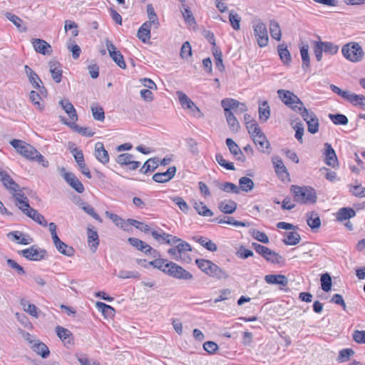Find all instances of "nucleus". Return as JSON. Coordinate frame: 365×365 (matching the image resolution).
Segmentation results:
<instances>
[{
	"label": "nucleus",
	"instance_id": "1",
	"mask_svg": "<svg viewBox=\"0 0 365 365\" xmlns=\"http://www.w3.org/2000/svg\"><path fill=\"white\" fill-rule=\"evenodd\" d=\"M10 144L25 158L30 160H36L41 163L44 168L48 167V161L30 144L17 139L12 140Z\"/></svg>",
	"mask_w": 365,
	"mask_h": 365
},
{
	"label": "nucleus",
	"instance_id": "2",
	"mask_svg": "<svg viewBox=\"0 0 365 365\" xmlns=\"http://www.w3.org/2000/svg\"><path fill=\"white\" fill-rule=\"evenodd\" d=\"M195 264L202 272L215 279H226L229 277V274L226 271L210 260L197 259Z\"/></svg>",
	"mask_w": 365,
	"mask_h": 365
},
{
	"label": "nucleus",
	"instance_id": "3",
	"mask_svg": "<svg viewBox=\"0 0 365 365\" xmlns=\"http://www.w3.org/2000/svg\"><path fill=\"white\" fill-rule=\"evenodd\" d=\"M291 192L294 195V200L298 203L314 204L317 202V193L314 189L309 186L292 185Z\"/></svg>",
	"mask_w": 365,
	"mask_h": 365
},
{
	"label": "nucleus",
	"instance_id": "4",
	"mask_svg": "<svg viewBox=\"0 0 365 365\" xmlns=\"http://www.w3.org/2000/svg\"><path fill=\"white\" fill-rule=\"evenodd\" d=\"M343 56L351 62H359L364 58V52L357 42H349L341 48Z\"/></svg>",
	"mask_w": 365,
	"mask_h": 365
},
{
	"label": "nucleus",
	"instance_id": "5",
	"mask_svg": "<svg viewBox=\"0 0 365 365\" xmlns=\"http://www.w3.org/2000/svg\"><path fill=\"white\" fill-rule=\"evenodd\" d=\"M252 24L254 34L258 46L261 48L266 46L269 42L266 25L259 19L254 21Z\"/></svg>",
	"mask_w": 365,
	"mask_h": 365
},
{
	"label": "nucleus",
	"instance_id": "6",
	"mask_svg": "<svg viewBox=\"0 0 365 365\" xmlns=\"http://www.w3.org/2000/svg\"><path fill=\"white\" fill-rule=\"evenodd\" d=\"M277 94L281 101L292 110L302 103L297 95L289 91L279 89L277 91Z\"/></svg>",
	"mask_w": 365,
	"mask_h": 365
},
{
	"label": "nucleus",
	"instance_id": "7",
	"mask_svg": "<svg viewBox=\"0 0 365 365\" xmlns=\"http://www.w3.org/2000/svg\"><path fill=\"white\" fill-rule=\"evenodd\" d=\"M177 95L181 106L184 108L189 109L192 115L196 118H202V113L199 108L187 97L186 94L181 91H178Z\"/></svg>",
	"mask_w": 365,
	"mask_h": 365
},
{
	"label": "nucleus",
	"instance_id": "8",
	"mask_svg": "<svg viewBox=\"0 0 365 365\" xmlns=\"http://www.w3.org/2000/svg\"><path fill=\"white\" fill-rule=\"evenodd\" d=\"M23 257L31 261H40L45 259L46 256V250L31 246L29 248L23 250L19 252Z\"/></svg>",
	"mask_w": 365,
	"mask_h": 365
},
{
	"label": "nucleus",
	"instance_id": "9",
	"mask_svg": "<svg viewBox=\"0 0 365 365\" xmlns=\"http://www.w3.org/2000/svg\"><path fill=\"white\" fill-rule=\"evenodd\" d=\"M61 174L65 181L77 192L82 193L85 188L82 182L76 177V175L69 172H66L64 168L61 169Z\"/></svg>",
	"mask_w": 365,
	"mask_h": 365
},
{
	"label": "nucleus",
	"instance_id": "10",
	"mask_svg": "<svg viewBox=\"0 0 365 365\" xmlns=\"http://www.w3.org/2000/svg\"><path fill=\"white\" fill-rule=\"evenodd\" d=\"M167 274L179 279L190 280L193 279V275L190 272L175 262H173L170 269H168Z\"/></svg>",
	"mask_w": 365,
	"mask_h": 365
},
{
	"label": "nucleus",
	"instance_id": "11",
	"mask_svg": "<svg viewBox=\"0 0 365 365\" xmlns=\"http://www.w3.org/2000/svg\"><path fill=\"white\" fill-rule=\"evenodd\" d=\"M24 190H26V188H20V186L19 185L18 190L16 191L10 192L16 201V205L22 212L24 211L25 208L29 207L30 206L29 203V199L24 192Z\"/></svg>",
	"mask_w": 365,
	"mask_h": 365
},
{
	"label": "nucleus",
	"instance_id": "12",
	"mask_svg": "<svg viewBox=\"0 0 365 365\" xmlns=\"http://www.w3.org/2000/svg\"><path fill=\"white\" fill-rule=\"evenodd\" d=\"M0 181L2 182L3 185L7 189L9 192L16 191L19 187V184H17L9 175V174L0 168Z\"/></svg>",
	"mask_w": 365,
	"mask_h": 365
},
{
	"label": "nucleus",
	"instance_id": "13",
	"mask_svg": "<svg viewBox=\"0 0 365 365\" xmlns=\"http://www.w3.org/2000/svg\"><path fill=\"white\" fill-rule=\"evenodd\" d=\"M25 73L33 86V87L36 89H39L40 92L42 93V90L45 89L43 86H41L42 83V81L38 77L37 73L33 71L29 66L26 65L24 66Z\"/></svg>",
	"mask_w": 365,
	"mask_h": 365
},
{
	"label": "nucleus",
	"instance_id": "14",
	"mask_svg": "<svg viewBox=\"0 0 365 365\" xmlns=\"http://www.w3.org/2000/svg\"><path fill=\"white\" fill-rule=\"evenodd\" d=\"M225 143L230 152L233 155L236 160L242 163L245 161L246 158L245 155L238 145L232 138H227Z\"/></svg>",
	"mask_w": 365,
	"mask_h": 365
},
{
	"label": "nucleus",
	"instance_id": "15",
	"mask_svg": "<svg viewBox=\"0 0 365 365\" xmlns=\"http://www.w3.org/2000/svg\"><path fill=\"white\" fill-rule=\"evenodd\" d=\"M176 173L175 166L170 167L167 171L163 173H157L153 175V180L158 183H164L170 181Z\"/></svg>",
	"mask_w": 365,
	"mask_h": 365
},
{
	"label": "nucleus",
	"instance_id": "16",
	"mask_svg": "<svg viewBox=\"0 0 365 365\" xmlns=\"http://www.w3.org/2000/svg\"><path fill=\"white\" fill-rule=\"evenodd\" d=\"M324 148L325 152L324 155L325 156V163L329 166L335 168V166L338 165V160L334 150L331 147V144L328 143L324 144Z\"/></svg>",
	"mask_w": 365,
	"mask_h": 365
},
{
	"label": "nucleus",
	"instance_id": "17",
	"mask_svg": "<svg viewBox=\"0 0 365 365\" xmlns=\"http://www.w3.org/2000/svg\"><path fill=\"white\" fill-rule=\"evenodd\" d=\"M49 71L53 81L59 83L62 78L61 64L56 60H52L48 62Z\"/></svg>",
	"mask_w": 365,
	"mask_h": 365
},
{
	"label": "nucleus",
	"instance_id": "18",
	"mask_svg": "<svg viewBox=\"0 0 365 365\" xmlns=\"http://www.w3.org/2000/svg\"><path fill=\"white\" fill-rule=\"evenodd\" d=\"M31 43L35 51L43 55H50L51 53V46L46 41L40 38H34Z\"/></svg>",
	"mask_w": 365,
	"mask_h": 365
},
{
	"label": "nucleus",
	"instance_id": "19",
	"mask_svg": "<svg viewBox=\"0 0 365 365\" xmlns=\"http://www.w3.org/2000/svg\"><path fill=\"white\" fill-rule=\"evenodd\" d=\"M24 214H25L29 217L31 218L34 221H35L38 225L46 227L48 225L47 221L45 220L43 215L40 214L36 210L31 207L25 208L24 211H23Z\"/></svg>",
	"mask_w": 365,
	"mask_h": 365
},
{
	"label": "nucleus",
	"instance_id": "20",
	"mask_svg": "<svg viewBox=\"0 0 365 365\" xmlns=\"http://www.w3.org/2000/svg\"><path fill=\"white\" fill-rule=\"evenodd\" d=\"M95 156L96 159L103 165L109 162V155L105 149L104 145L101 142H98L95 145Z\"/></svg>",
	"mask_w": 365,
	"mask_h": 365
},
{
	"label": "nucleus",
	"instance_id": "21",
	"mask_svg": "<svg viewBox=\"0 0 365 365\" xmlns=\"http://www.w3.org/2000/svg\"><path fill=\"white\" fill-rule=\"evenodd\" d=\"M59 103L71 120L72 122L71 123H75V122L78 120V115L72 103L68 99H63ZM66 123H68L65 122V124Z\"/></svg>",
	"mask_w": 365,
	"mask_h": 365
},
{
	"label": "nucleus",
	"instance_id": "22",
	"mask_svg": "<svg viewBox=\"0 0 365 365\" xmlns=\"http://www.w3.org/2000/svg\"><path fill=\"white\" fill-rule=\"evenodd\" d=\"M253 141L257 147L258 150L262 153H269V143L267 140L265 135L263 133L260 134H257L252 137Z\"/></svg>",
	"mask_w": 365,
	"mask_h": 365
},
{
	"label": "nucleus",
	"instance_id": "23",
	"mask_svg": "<svg viewBox=\"0 0 365 365\" xmlns=\"http://www.w3.org/2000/svg\"><path fill=\"white\" fill-rule=\"evenodd\" d=\"M264 280L267 284H279L282 287H287L288 284V279L283 274H267Z\"/></svg>",
	"mask_w": 365,
	"mask_h": 365
},
{
	"label": "nucleus",
	"instance_id": "24",
	"mask_svg": "<svg viewBox=\"0 0 365 365\" xmlns=\"http://www.w3.org/2000/svg\"><path fill=\"white\" fill-rule=\"evenodd\" d=\"M272 163L274 165L275 172L279 178L283 180L285 177L289 176L287 170L284 166L283 161L279 157L273 158Z\"/></svg>",
	"mask_w": 365,
	"mask_h": 365
},
{
	"label": "nucleus",
	"instance_id": "25",
	"mask_svg": "<svg viewBox=\"0 0 365 365\" xmlns=\"http://www.w3.org/2000/svg\"><path fill=\"white\" fill-rule=\"evenodd\" d=\"M307 225L312 230H317L321 226V219L317 212H309L306 214Z\"/></svg>",
	"mask_w": 365,
	"mask_h": 365
},
{
	"label": "nucleus",
	"instance_id": "26",
	"mask_svg": "<svg viewBox=\"0 0 365 365\" xmlns=\"http://www.w3.org/2000/svg\"><path fill=\"white\" fill-rule=\"evenodd\" d=\"M237 207V202L231 200H225L218 203V208L225 214L233 213Z\"/></svg>",
	"mask_w": 365,
	"mask_h": 365
},
{
	"label": "nucleus",
	"instance_id": "27",
	"mask_svg": "<svg viewBox=\"0 0 365 365\" xmlns=\"http://www.w3.org/2000/svg\"><path fill=\"white\" fill-rule=\"evenodd\" d=\"M151 26L150 23H143L139 28L137 34L138 38L141 40L143 43H147L150 38V29Z\"/></svg>",
	"mask_w": 365,
	"mask_h": 365
},
{
	"label": "nucleus",
	"instance_id": "28",
	"mask_svg": "<svg viewBox=\"0 0 365 365\" xmlns=\"http://www.w3.org/2000/svg\"><path fill=\"white\" fill-rule=\"evenodd\" d=\"M277 52L282 62L284 65H289L292 62V57L287 46L284 43L278 45Z\"/></svg>",
	"mask_w": 365,
	"mask_h": 365
},
{
	"label": "nucleus",
	"instance_id": "29",
	"mask_svg": "<svg viewBox=\"0 0 365 365\" xmlns=\"http://www.w3.org/2000/svg\"><path fill=\"white\" fill-rule=\"evenodd\" d=\"M88 234V243L91 247V249L95 252L99 245V239L97 231L93 230L91 227L87 228Z\"/></svg>",
	"mask_w": 365,
	"mask_h": 365
},
{
	"label": "nucleus",
	"instance_id": "30",
	"mask_svg": "<svg viewBox=\"0 0 365 365\" xmlns=\"http://www.w3.org/2000/svg\"><path fill=\"white\" fill-rule=\"evenodd\" d=\"M356 215V212L351 207L340 208L336 213V220L339 222L349 220Z\"/></svg>",
	"mask_w": 365,
	"mask_h": 365
},
{
	"label": "nucleus",
	"instance_id": "31",
	"mask_svg": "<svg viewBox=\"0 0 365 365\" xmlns=\"http://www.w3.org/2000/svg\"><path fill=\"white\" fill-rule=\"evenodd\" d=\"M240 101L233 98H224L221 101L222 107L224 108L225 113H232L238 108Z\"/></svg>",
	"mask_w": 365,
	"mask_h": 365
},
{
	"label": "nucleus",
	"instance_id": "32",
	"mask_svg": "<svg viewBox=\"0 0 365 365\" xmlns=\"http://www.w3.org/2000/svg\"><path fill=\"white\" fill-rule=\"evenodd\" d=\"M284 236L282 242L287 245H296L301 240V236L297 232H284Z\"/></svg>",
	"mask_w": 365,
	"mask_h": 365
},
{
	"label": "nucleus",
	"instance_id": "33",
	"mask_svg": "<svg viewBox=\"0 0 365 365\" xmlns=\"http://www.w3.org/2000/svg\"><path fill=\"white\" fill-rule=\"evenodd\" d=\"M31 347L36 353L41 356L43 359L47 358L50 354L48 346L43 342L37 341L34 343Z\"/></svg>",
	"mask_w": 365,
	"mask_h": 365
},
{
	"label": "nucleus",
	"instance_id": "34",
	"mask_svg": "<svg viewBox=\"0 0 365 365\" xmlns=\"http://www.w3.org/2000/svg\"><path fill=\"white\" fill-rule=\"evenodd\" d=\"M300 54L302 61V68L307 70L310 67V58L309 55V46L304 44L300 47Z\"/></svg>",
	"mask_w": 365,
	"mask_h": 365
},
{
	"label": "nucleus",
	"instance_id": "35",
	"mask_svg": "<svg viewBox=\"0 0 365 365\" xmlns=\"http://www.w3.org/2000/svg\"><path fill=\"white\" fill-rule=\"evenodd\" d=\"M197 212L205 217H211L213 215V212L210 210L205 203L202 202H195L193 205Z\"/></svg>",
	"mask_w": 365,
	"mask_h": 365
},
{
	"label": "nucleus",
	"instance_id": "36",
	"mask_svg": "<svg viewBox=\"0 0 365 365\" xmlns=\"http://www.w3.org/2000/svg\"><path fill=\"white\" fill-rule=\"evenodd\" d=\"M269 32L271 36L277 41H280L282 37L281 29L279 24L274 21L271 20L269 21Z\"/></svg>",
	"mask_w": 365,
	"mask_h": 365
},
{
	"label": "nucleus",
	"instance_id": "37",
	"mask_svg": "<svg viewBox=\"0 0 365 365\" xmlns=\"http://www.w3.org/2000/svg\"><path fill=\"white\" fill-rule=\"evenodd\" d=\"M239 185L238 187L240 190L244 191V192H250L251 191L255 186L254 182L252 180H251L249 178L247 177H242L239 180Z\"/></svg>",
	"mask_w": 365,
	"mask_h": 365
},
{
	"label": "nucleus",
	"instance_id": "38",
	"mask_svg": "<svg viewBox=\"0 0 365 365\" xmlns=\"http://www.w3.org/2000/svg\"><path fill=\"white\" fill-rule=\"evenodd\" d=\"M264 256V258L267 261L272 264H281L283 262V257L275 252L274 251L271 250L269 248Z\"/></svg>",
	"mask_w": 365,
	"mask_h": 365
},
{
	"label": "nucleus",
	"instance_id": "39",
	"mask_svg": "<svg viewBox=\"0 0 365 365\" xmlns=\"http://www.w3.org/2000/svg\"><path fill=\"white\" fill-rule=\"evenodd\" d=\"M227 124L232 131L237 132L240 128V123L233 113H225Z\"/></svg>",
	"mask_w": 365,
	"mask_h": 365
},
{
	"label": "nucleus",
	"instance_id": "40",
	"mask_svg": "<svg viewBox=\"0 0 365 365\" xmlns=\"http://www.w3.org/2000/svg\"><path fill=\"white\" fill-rule=\"evenodd\" d=\"M194 239H195L197 242H199L202 247L209 251L215 252L217 250L216 244L214 243L212 240L207 239L206 237H197Z\"/></svg>",
	"mask_w": 365,
	"mask_h": 365
},
{
	"label": "nucleus",
	"instance_id": "41",
	"mask_svg": "<svg viewBox=\"0 0 365 365\" xmlns=\"http://www.w3.org/2000/svg\"><path fill=\"white\" fill-rule=\"evenodd\" d=\"M91 108L93 118L98 121H103L105 119V113L103 108L98 103H93Z\"/></svg>",
	"mask_w": 365,
	"mask_h": 365
},
{
	"label": "nucleus",
	"instance_id": "42",
	"mask_svg": "<svg viewBox=\"0 0 365 365\" xmlns=\"http://www.w3.org/2000/svg\"><path fill=\"white\" fill-rule=\"evenodd\" d=\"M270 115V109L267 101H264L259 108V116L260 120L266 122Z\"/></svg>",
	"mask_w": 365,
	"mask_h": 365
},
{
	"label": "nucleus",
	"instance_id": "43",
	"mask_svg": "<svg viewBox=\"0 0 365 365\" xmlns=\"http://www.w3.org/2000/svg\"><path fill=\"white\" fill-rule=\"evenodd\" d=\"M158 160L156 158H150L148 160L140 169V172L147 174L150 171H153L158 167Z\"/></svg>",
	"mask_w": 365,
	"mask_h": 365
},
{
	"label": "nucleus",
	"instance_id": "44",
	"mask_svg": "<svg viewBox=\"0 0 365 365\" xmlns=\"http://www.w3.org/2000/svg\"><path fill=\"white\" fill-rule=\"evenodd\" d=\"M146 11L148 21H145V23H150V25H155L157 28L159 24V21L153 5L150 4H148L146 6Z\"/></svg>",
	"mask_w": 365,
	"mask_h": 365
},
{
	"label": "nucleus",
	"instance_id": "45",
	"mask_svg": "<svg viewBox=\"0 0 365 365\" xmlns=\"http://www.w3.org/2000/svg\"><path fill=\"white\" fill-rule=\"evenodd\" d=\"M312 118H309L307 122V130L312 134H315L319 131V119L316 114L310 116Z\"/></svg>",
	"mask_w": 365,
	"mask_h": 365
},
{
	"label": "nucleus",
	"instance_id": "46",
	"mask_svg": "<svg viewBox=\"0 0 365 365\" xmlns=\"http://www.w3.org/2000/svg\"><path fill=\"white\" fill-rule=\"evenodd\" d=\"M329 118L335 125H345L349 123L348 118L345 115L341 113H330L329 114Z\"/></svg>",
	"mask_w": 365,
	"mask_h": 365
},
{
	"label": "nucleus",
	"instance_id": "47",
	"mask_svg": "<svg viewBox=\"0 0 365 365\" xmlns=\"http://www.w3.org/2000/svg\"><path fill=\"white\" fill-rule=\"evenodd\" d=\"M321 287L322 289L328 292L331 289L332 280L331 275L329 273H324L321 275Z\"/></svg>",
	"mask_w": 365,
	"mask_h": 365
},
{
	"label": "nucleus",
	"instance_id": "48",
	"mask_svg": "<svg viewBox=\"0 0 365 365\" xmlns=\"http://www.w3.org/2000/svg\"><path fill=\"white\" fill-rule=\"evenodd\" d=\"M55 247L62 255L68 257H71L74 255V249L62 241H61L59 244H57V245H55Z\"/></svg>",
	"mask_w": 365,
	"mask_h": 365
},
{
	"label": "nucleus",
	"instance_id": "49",
	"mask_svg": "<svg viewBox=\"0 0 365 365\" xmlns=\"http://www.w3.org/2000/svg\"><path fill=\"white\" fill-rule=\"evenodd\" d=\"M294 111L298 113L304 119L306 123L309 120V118H312L310 116L314 115L315 113L311 110H307L304 106L303 102L301 105H299L297 108H294Z\"/></svg>",
	"mask_w": 365,
	"mask_h": 365
},
{
	"label": "nucleus",
	"instance_id": "50",
	"mask_svg": "<svg viewBox=\"0 0 365 365\" xmlns=\"http://www.w3.org/2000/svg\"><path fill=\"white\" fill-rule=\"evenodd\" d=\"M21 305L24 307L25 312H28L30 315L38 317L37 310L38 308L36 305L30 304L28 301L24 299L21 300Z\"/></svg>",
	"mask_w": 365,
	"mask_h": 365
},
{
	"label": "nucleus",
	"instance_id": "51",
	"mask_svg": "<svg viewBox=\"0 0 365 365\" xmlns=\"http://www.w3.org/2000/svg\"><path fill=\"white\" fill-rule=\"evenodd\" d=\"M218 187L226 192H232L235 194L240 193V188L234 183L226 182L224 183H220L218 185Z\"/></svg>",
	"mask_w": 365,
	"mask_h": 365
},
{
	"label": "nucleus",
	"instance_id": "52",
	"mask_svg": "<svg viewBox=\"0 0 365 365\" xmlns=\"http://www.w3.org/2000/svg\"><path fill=\"white\" fill-rule=\"evenodd\" d=\"M96 307L106 317H112L115 314V309L110 305L101 302H96Z\"/></svg>",
	"mask_w": 365,
	"mask_h": 365
},
{
	"label": "nucleus",
	"instance_id": "53",
	"mask_svg": "<svg viewBox=\"0 0 365 365\" xmlns=\"http://www.w3.org/2000/svg\"><path fill=\"white\" fill-rule=\"evenodd\" d=\"M109 56L120 68L123 69L126 68V63L120 51H118L117 52H111Z\"/></svg>",
	"mask_w": 365,
	"mask_h": 365
},
{
	"label": "nucleus",
	"instance_id": "54",
	"mask_svg": "<svg viewBox=\"0 0 365 365\" xmlns=\"http://www.w3.org/2000/svg\"><path fill=\"white\" fill-rule=\"evenodd\" d=\"M81 207L84 212L91 216L93 219L99 222H102L101 217L95 212V210L92 206L88 205L86 202H82L81 204Z\"/></svg>",
	"mask_w": 365,
	"mask_h": 365
},
{
	"label": "nucleus",
	"instance_id": "55",
	"mask_svg": "<svg viewBox=\"0 0 365 365\" xmlns=\"http://www.w3.org/2000/svg\"><path fill=\"white\" fill-rule=\"evenodd\" d=\"M349 102L354 106H360L362 109L365 110V96L363 95L352 93Z\"/></svg>",
	"mask_w": 365,
	"mask_h": 365
},
{
	"label": "nucleus",
	"instance_id": "56",
	"mask_svg": "<svg viewBox=\"0 0 365 365\" xmlns=\"http://www.w3.org/2000/svg\"><path fill=\"white\" fill-rule=\"evenodd\" d=\"M324 52L327 54L334 55L339 51V46L330 41H322Z\"/></svg>",
	"mask_w": 365,
	"mask_h": 365
},
{
	"label": "nucleus",
	"instance_id": "57",
	"mask_svg": "<svg viewBox=\"0 0 365 365\" xmlns=\"http://www.w3.org/2000/svg\"><path fill=\"white\" fill-rule=\"evenodd\" d=\"M216 161L219 165L228 170H235V168L232 163L227 162L221 153H217L215 155Z\"/></svg>",
	"mask_w": 365,
	"mask_h": 365
},
{
	"label": "nucleus",
	"instance_id": "58",
	"mask_svg": "<svg viewBox=\"0 0 365 365\" xmlns=\"http://www.w3.org/2000/svg\"><path fill=\"white\" fill-rule=\"evenodd\" d=\"M330 89L331 90V91L333 93L340 96L341 98H343L344 99H345L348 101H349L350 97L352 94L349 91H343L340 88H339L338 86H336L334 84L330 85Z\"/></svg>",
	"mask_w": 365,
	"mask_h": 365
},
{
	"label": "nucleus",
	"instance_id": "59",
	"mask_svg": "<svg viewBox=\"0 0 365 365\" xmlns=\"http://www.w3.org/2000/svg\"><path fill=\"white\" fill-rule=\"evenodd\" d=\"M182 7L184 8V11H182V14L185 22L190 25L195 24L196 21L195 17L193 16L190 8L188 6H185V5Z\"/></svg>",
	"mask_w": 365,
	"mask_h": 365
},
{
	"label": "nucleus",
	"instance_id": "60",
	"mask_svg": "<svg viewBox=\"0 0 365 365\" xmlns=\"http://www.w3.org/2000/svg\"><path fill=\"white\" fill-rule=\"evenodd\" d=\"M229 19H230V24L232 26V27L233 28V29L237 31L240 29V21H241V18L240 16L236 14V13H234L232 11L230 13V15H229Z\"/></svg>",
	"mask_w": 365,
	"mask_h": 365
},
{
	"label": "nucleus",
	"instance_id": "61",
	"mask_svg": "<svg viewBox=\"0 0 365 365\" xmlns=\"http://www.w3.org/2000/svg\"><path fill=\"white\" fill-rule=\"evenodd\" d=\"M313 51L317 61H321L322 59V53L324 52L322 41L314 42Z\"/></svg>",
	"mask_w": 365,
	"mask_h": 365
},
{
	"label": "nucleus",
	"instance_id": "62",
	"mask_svg": "<svg viewBox=\"0 0 365 365\" xmlns=\"http://www.w3.org/2000/svg\"><path fill=\"white\" fill-rule=\"evenodd\" d=\"M128 222L130 225L134 226L135 228L142 232H148L150 230V227L144 222L138 221L134 219H128Z\"/></svg>",
	"mask_w": 365,
	"mask_h": 365
},
{
	"label": "nucleus",
	"instance_id": "63",
	"mask_svg": "<svg viewBox=\"0 0 365 365\" xmlns=\"http://www.w3.org/2000/svg\"><path fill=\"white\" fill-rule=\"evenodd\" d=\"M56 332L57 336L63 341H66L72 335L71 331L60 326L56 327Z\"/></svg>",
	"mask_w": 365,
	"mask_h": 365
},
{
	"label": "nucleus",
	"instance_id": "64",
	"mask_svg": "<svg viewBox=\"0 0 365 365\" xmlns=\"http://www.w3.org/2000/svg\"><path fill=\"white\" fill-rule=\"evenodd\" d=\"M6 263L8 266L15 270L16 273L19 275H24L26 272L22 266L18 264L15 260L11 259H8L6 260Z\"/></svg>",
	"mask_w": 365,
	"mask_h": 365
}]
</instances>
